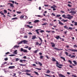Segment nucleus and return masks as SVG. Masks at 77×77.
<instances>
[{"instance_id": "1", "label": "nucleus", "mask_w": 77, "mask_h": 77, "mask_svg": "<svg viewBox=\"0 0 77 77\" xmlns=\"http://www.w3.org/2000/svg\"><path fill=\"white\" fill-rule=\"evenodd\" d=\"M67 18L69 19V20H70V19H72V18L73 17L72 16H71V15L69 14H67Z\"/></svg>"}, {"instance_id": "2", "label": "nucleus", "mask_w": 77, "mask_h": 77, "mask_svg": "<svg viewBox=\"0 0 77 77\" xmlns=\"http://www.w3.org/2000/svg\"><path fill=\"white\" fill-rule=\"evenodd\" d=\"M20 51H23L24 53H27V51L26 49H24L23 48H21L20 49Z\"/></svg>"}, {"instance_id": "3", "label": "nucleus", "mask_w": 77, "mask_h": 77, "mask_svg": "<svg viewBox=\"0 0 77 77\" xmlns=\"http://www.w3.org/2000/svg\"><path fill=\"white\" fill-rule=\"evenodd\" d=\"M9 69H14L15 68V66H10L9 67Z\"/></svg>"}, {"instance_id": "4", "label": "nucleus", "mask_w": 77, "mask_h": 77, "mask_svg": "<svg viewBox=\"0 0 77 77\" xmlns=\"http://www.w3.org/2000/svg\"><path fill=\"white\" fill-rule=\"evenodd\" d=\"M41 29H38L35 30V32L37 33V34H39V32H38V31L39 30H41Z\"/></svg>"}, {"instance_id": "5", "label": "nucleus", "mask_w": 77, "mask_h": 77, "mask_svg": "<svg viewBox=\"0 0 77 77\" xmlns=\"http://www.w3.org/2000/svg\"><path fill=\"white\" fill-rule=\"evenodd\" d=\"M23 43L25 44H26V43H27V42H28V41H27V40H23Z\"/></svg>"}, {"instance_id": "6", "label": "nucleus", "mask_w": 77, "mask_h": 77, "mask_svg": "<svg viewBox=\"0 0 77 77\" xmlns=\"http://www.w3.org/2000/svg\"><path fill=\"white\" fill-rule=\"evenodd\" d=\"M26 27H29V29H32L33 28V26H30L29 25H26Z\"/></svg>"}, {"instance_id": "7", "label": "nucleus", "mask_w": 77, "mask_h": 77, "mask_svg": "<svg viewBox=\"0 0 77 77\" xmlns=\"http://www.w3.org/2000/svg\"><path fill=\"white\" fill-rule=\"evenodd\" d=\"M51 44L52 45V47H55V44H54V43H53V42H51Z\"/></svg>"}, {"instance_id": "8", "label": "nucleus", "mask_w": 77, "mask_h": 77, "mask_svg": "<svg viewBox=\"0 0 77 77\" xmlns=\"http://www.w3.org/2000/svg\"><path fill=\"white\" fill-rule=\"evenodd\" d=\"M59 75V76H60V77H65V76L61 74H58Z\"/></svg>"}, {"instance_id": "9", "label": "nucleus", "mask_w": 77, "mask_h": 77, "mask_svg": "<svg viewBox=\"0 0 77 77\" xmlns=\"http://www.w3.org/2000/svg\"><path fill=\"white\" fill-rule=\"evenodd\" d=\"M69 12V13H71L72 14H76V12L74 11H70Z\"/></svg>"}, {"instance_id": "10", "label": "nucleus", "mask_w": 77, "mask_h": 77, "mask_svg": "<svg viewBox=\"0 0 77 77\" xmlns=\"http://www.w3.org/2000/svg\"><path fill=\"white\" fill-rule=\"evenodd\" d=\"M8 5H10V6H11V7H14V5L12 4L9 3H8Z\"/></svg>"}, {"instance_id": "11", "label": "nucleus", "mask_w": 77, "mask_h": 77, "mask_svg": "<svg viewBox=\"0 0 77 77\" xmlns=\"http://www.w3.org/2000/svg\"><path fill=\"white\" fill-rule=\"evenodd\" d=\"M36 39V35H33L32 36V39L33 40Z\"/></svg>"}, {"instance_id": "12", "label": "nucleus", "mask_w": 77, "mask_h": 77, "mask_svg": "<svg viewBox=\"0 0 77 77\" xmlns=\"http://www.w3.org/2000/svg\"><path fill=\"white\" fill-rule=\"evenodd\" d=\"M54 49H55V50H57V51H59V50H61V49H59L57 48H54Z\"/></svg>"}, {"instance_id": "13", "label": "nucleus", "mask_w": 77, "mask_h": 77, "mask_svg": "<svg viewBox=\"0 0 77 77\" xmlns=\"http://www.w3.org/2000/svg\"><path fill=\"white\" fill-rule=\"evenodd\" d=\"M51 8H57V7L55 5H53V6L51 7Z\"/></svg>"}, {"instance_id": "14", "label": "nucleus", "mask_w": 77, "mask_h": 77, "mask_svg": "<svg viewBox=\"0 0 77 77\" xmlns=\"http://www.w3.org/2000/svg\"><path fill=\"white\" fill-rule=\"evenodd\" d=\"M17 50H16L15 51H14V52L13 53V54H17Z\"/></svg>"}, {"instance_id": "15", "label": "nucleus", "mask_w": 77, "mask_h": 77, "mask_svg": "<svg viewBox=\"0 0 77 77\" xmlns=\"http://www.w3.org/2000/svg\"><path fill=\"white\" fill-rule=\"evenodd\" d=\"M52 60L54 62H56V59H55V58H54L53 57L52 58Z\"/></svg>"}, {"instance_id": "16", "label": "nucleus", "mask_w": 77, "mask_h": 77, "mask_svg": "<svg viewBox=\"0 0 77 77\" xmlns=\"http://www.w3.org/2000/svg\"><path fill=\"white\" fill-rule=\"evenodd\" d=\"M55 38H56L57 39H59L60 38V36L58 35L57 37H55Z\"/></svg>"}, {"instance_id": "17", "label": "nucleus", "mask_w": 77, "mask_h": 77, "mask_svg": "<svg viewBox=\"0 0 77 77\" xmlns=\"http://www.w3.org/2000/svg\"><path fill=\"white\" fill-rule=\"evenodd\" d=\"M62 17H63V18H67V17L65 16V15H63Z\"/></svg>"}, {"instance_id": "18", "label": "nucleus", "mask_w": 77, "mask_h": 77, "mask_svg": "<svg viewBox=\"0 0 77 77\" xmlns=\"http://www.w3.org/2000/svg\"><path fill=\"white\" fill-rule=\"evenodd\" d=\"M60 58L61 59H63V60H64V61H66V60H65V58L63 57H60Z\"/></svg>"}, {"instance_id": "19", "label": "nucleus", "mask_w": 77, "mask_h": 77, "mask_svg": "<svg viewBox=\"0 0 77 77\" xmlns=\"http://www.w3.org/2000/svg\"><path fill=\"white\" fill-rule=\"evenodd\" d=\"M34 72L36 74V75H39V74H38V73L36 71Z\"/></svg>"}, {"instance_id": "20", "label": "nucleus", "mask_w": 77, "mask_h": 77, "mask_svg": "<svg viewBox=\"0 0 77 77\" xmlns=\"http://www.w3.org/2000/svg\"><path fill=\"white\" fill-rule=\"evenodd\" d=\"M39 20H35L34 21V23H38V22H39Z\"/></svg>"}, {"instance_id": "21", "label": "nucleus", "mask_w": 77, "mask_h": 77, "mask_svg": "<svg viewBox=\"0 0 77 77\" xmlns=\"http://www.w3.org/2000/svg\"><path fill=\"white\" fill-rule=\"evenodd\" d=\"M14 47H15V48H18V47H20V46L17 45H15L14 46Z\"/></svg>"}, {"instance_id": "22", "label": "nucleus", "mask_w": 77, "mask_h": 77, "mask_svg": "<svg viewBox=\"0 0 77 77\" xmlns=\"http://www.w3.org/2000/svg\"><path fill=\"white\" fill-rule=\"evenodd\" d=\"M59 24H60V25H63V23H62V22L60 21L59 22Z\"/></svg>"}, {"instance_id": "23", "label": "nucleus", "mask_w": 77, "mask_h": 77, "mask_svg": "<svg viewBox=\"0 0 77 77\" xmlns=\"http://www.w3.org/2000/svg\"><path fill=\"white\" fill-rule=\"evenodd\" d=\"M30 72V70H29L28 69L26 70V71H24V72Z\"/></svg>"}, {"instance_id": "24", "label": "nucleus", "mask_w": 77, "mask_h": 77, "mask_svg": "<svg viewBox=\"0 0 77 77\" xmlns=\"http://www.w3.org/2000/svg\"><path fill=\"white\" fill-rule=\"evenodd\" d=\"M47 24V23H44L43 24H42V26H45V25H46Z\"/></svg>"}, {"instance_id": "25", "label": "nucleus", "mask_w": 77, "mask_h": 77, "mask_svg": "<svg viewBox=\"0 0 77 77\" xmlns=\"http://www.w3.org/2000/svg\"><path fill=\"white\" fill-rule=\"evenodd\" d=\"M23 42V40L21 41L19 43H18V44H22Z\"/></svg>"}, {"instance_id": "26", "label": "nucleus", "mask_w": 77, "mask_h": 77, "mask_svg": "<svg viewBox=\"0 0 77 77\" xmlns=\"http://www.w3.org/2000/svg\"><path fill=\"white\" fill-rule=\"evenodd\" d=\"M38 63L40 65V66H42V63L40 62H38Z\"/></svg>"}, {"instance_id": "27", "label": "nucleus", "mask_w": 77, "mask_h": 77, "mask_svg": "<svg viewBox=\"0 0 77 77\" xmlns=\"http://www.w3.org/2000/svg\"><path fill=\"white\" fill-rule=\"evenodd\" d=\"M73 62L74 63V64H75V65H77V63L76 62V61H73Z\"/></svg>"}, {"instance_id": "28", "label": "nucleus", "mask_w": 77, "mask_h": 77, "mask_svg": "<svg viewBox=\"0 0 77 77\" xmlns=\"http://www.w3.org/2000/svg\"><path fill=\"white\" fill-rule=\"evenodd\" d=\"M75 57V56L72 55L70 57H71V58H73V57Z\"/></svg>"}, {"instance_id": "29", "label": "nucleus", "mask_w": 77, "mask_h": 77, "mask_svg": "<svg viewBox=\"0 0 77 77\" xmlns=\"http://www.w3.org/2000/svg\"><path fill=\"white\" fill-rule=\"evenodd\" d=\"M43 57H44V56H40V59H43Z\"/></svg>"}, {"instance_id": "30", "label": "nucleus", "mask_w": 77, "mask_h": 77, "mask_svg": "<svg viewBox=\"0 0 77 77\" xmlns=\"http://www.w3.org/2000/svg\"><path fill=\"white\" fill-rule=\"evenodd\" d=\"M64 28H65V29H68V27H67L66 26H64Z\"/></svg>"}, {"instance_id": "31", "label": "nucleus", "mask_w": 77, "mask_h": 77, "mask_svg": "<svg viewBox=\"0 0 77 77\" xmlns=\"http://www.w3.org/2000/svg\"><path fill=\"white\" fill-rule=\"evenodd\" d=\"M4 14H6L7 13V10H5L4 11Z\"/></svg>"}, {"instance_id": "32", "label": "nucleus", "mask_w": 77, "mask_h": 77, "mask_svg": "<svg viewBox=\"0 0 77 77\" xmlns=\"http://www.w3.org/2000/svg\"><path fill=\"white\" fill-rule=\"evenodd\" d=\"M9 56H15V54H12V55H9Z\"/></svg>"}, {"instance_id": "33", "label": "nucleus", "mask_w": 77, "mask_h": 77, "mask_svg": "<svg viewBox=\"0 0 77 77\" xmlns=\"http://www.w3.org/2000/svg\"><path fill=\"white\" fill-rule=\"evenodd\" d=\"M46 72L47 73H50V71L49 70H47V72Z\"/></svg>"}, {"instance_id": "34", "label": "nucleus", "mask_w": 77, "mask_h": 77, "mask_svg": "<svg viewBox=\"0 0 77 77\" xmlns=\"http://www.w3.org/2000/svg\"><path fill=\"white\" fill-rule=\"evenodd\" d=\"M69 30H72V28L71 27H69Z\"/></svg>"}, {"instance_id": "35", "label": "nucleus", "mask_w": 77, "mask_h": 77, "mask_svg": "<svg viewBox=\"0 0 77 77\" xmlns=\"http://www.w3.org/2000/svg\"><path fill=\"white\" fill-rule=\"evenodd\" d=\"M56 66H57V67H58L59 68H62L61 67L59 66L58 65H57Z\"/></svg>"}, {"instance_id": "36", "label": "nucleus", "mask_w": 77, "mask_h": 77, "mask_svg": "<svg viewBox=\"0 0 77 77\" xmlns=\"http://www.w3.org/2000/svg\"><path fill=\"white\" fill-rule=\"evenodd\" d=\"M15 59H16L15 61H18V60H19V59L18 58H16Z\"/></svg>"}, {"instance_id": "37", "label": "nucleus", "mask_w": 77, "mask_h": 77, "mask_svg": "<svg viewBox=\"0 0 77 77\" xmlns=\"http://www.w3.org/2000/svg\"><path fill=\"white\" fill-rule=\"evenodd\" d=\"M28 36H27V35H25L24 37V38H27Z\"/></svg>"}, {"instance_id": "38", "label": "nucleus", "mask_w": 77, "mask_h": 77, "mask_svg": "<svg viewBox=\"0 0 77 77\" xmlns=\"http://www.w3.org/2000/svg\"><path fill=\"white\" fill-rule=\"evenodd\" d=\"M35 69H38V70H41V69H39L38 68H35Z\"/></svg>"}, {"instance_id": "39", "label": "nucleus", "mask_w": 77, "mask_h": 77, "mask_svg": "<svg viewBox=\"0 0 77 77\" xmlns=\"http://www.w3.org/2000/svg\"><path fill=\"white\" fill-rule=\"evenodd\" d=\"M9 2H12V3H14L15 2L14 1H10Z\"/></svg>"}, {"instance_id": "40", "label": "nucleus", "mask_w": 77, "mask_h": 77, "mask_svg": "<svg viewBox=\"0 0 77 77\" xmlns=\"http://www.w3.org/2000/svg\"><path fill=\"white\" fill-rule=\"evenodd\" d=\"M74 23H75L74 25H75V26H77V22H74Z\"/></svg>"}, {"instance_id": "41", "label": "nucleus", "mask_w": 77, "mask_h": 77, "mask_svg": "<svg viewBox=\"0 0 77 77\" xmlns=\"http://www.w3.org/2000/svg\"><path fill=\"white\" fill-rule=\"evenodd\" d=\"M75 9V8H72V9H71L70 10L71 11H74Z\"/></svg>"}, {"instance_id": "42", "label": "nucleus", "mask_w": 77, "mask_h": 77, "mask_svg": "<svg viewBox=\"0 0 77 77\" xmlns=\"http://www.w3.org/2000/svg\"><path fill=\"white\" fill-rule=\"evenodd\" d=\"M65 53L66 54V56H68V52H67L66 51L65 52Z\"/></svg>"}, {"instance_id": "43", "label": "nucleus", "mask_w": 77, "mask_h": 77, "mask_svg": "<svg viewBox=\"0 0 77 77\" xmlns=\"http://www.w3.org/2000/svg\"><path fill=\"white\" fill-rule=\"evenodd\" d=\"M16 12L17 14H21V12L20 11H16Z\"/></svg>"}, {"instance_id": "44", "label": "nucleus", "mask_w": 77, "mask_h": 77, "mask_svg": "<svg viewBox=\"0 0 77 77\" xmlns=\"http://www.w3.org/2000/svg\"><path fill=\"white\" fill-rule=\"evenodd\" d=\"M8 60V58H6L5 59V60L6 61Z\"/></svg>"}, {"instance_id": "45", "label": "nucleus", "mask_w": 77, "mask_h": 77, "mask_svg": "<svg viewBox=\"0 0 77 77\" xmlns=\"http://www.w3.org/2000/svg\"><path fill=\"white\" fill-rule=\"evenodd\" d=\"M41 33H43V32H44V31L43 30H42L40 31Z\"/></svg>"}, {"instance_id": "46", "label": "nucleus", "mask_w": 77, "mask_h": 77, "mask_svg": "<svg viewBox=\"0 0 77 77\" xmlns=\"http://www.w3.org/2000/svg\"><path fill=\"white\" fill-rule=\"evenodd\" d=\"M38 50H36L35 51H34V53H36L38 52Z\"/></svg>"}, {"instance_id": "47", "label": "nucleus", "mask_w": 77, "mask_h": 77, "mask_svg": "<svg viewBox=\"0 0 77 77\" xmlns=\"http://www.w3.org/2000/svg\"><path fill=\"white\" fill-rule=\"evenodd\" d=\"M26 75H30V74H29L28 73H26Z\"/></svg>"}, {"instance_id": "48", "label": "nucleus", "mask_w": 77, "mask_h": 77, "mask_svg": "<svg viewBox=\"0 0 77 77\" xmlns=\"http://www.w3.org/2000/svg\"><path fill=\"white\" fill-rule=\"evenodd\" d=\"M38 38L41 40V42H42V39L41 38H39V37H38Z\"/></svg>"}, {"instance_id": "49", "label": "nucleus", "mask_w": 77, "mask_h": 77, "mask_svg": "<svg viewBox=\"0 0 77 77\" xmlns=\"http://www.w3.org/2000/svg\"><path fill=\"white\" fill-rule=\"evenodd\" d=\"M39 43H38V42H36V45H39Z\"/></svg>"}, {"instance_id": "50", "label": "nucleus", "mask_w": 77, "mask_h": 77, "mask_svg": "<svg viewBox=\"0 0 77 77\" xmlns=\"http://www.w3.org/2000/svg\"><path fill=\"white\" fill-rule=\"evenodd\" d=\"M44 6H45V7H48V5H45Z\"/></svg>"}, {"instance_id": "51", "label": "nucleus", "mask_w": 77, "mask_h": 77, "mask_svg": "<svg viewBox=\"0 0 77 77\" xmlns=\"http://www.w3.org/2000/svg\"><path fill=\"white\" fill-rule=\"evenodd\" d=\"M46 32H48V33H50V32H51L50 31H46Z\"/></svg>"}, {"instance_id": "52", "label": "nucleus", "mask_w": 77, "mask_h": 77, "mask_svg": "<svg viewBox=\"0 0 77 77\" xmlns=\"http://www.w3.org/2000/svg\"><path fill=\"white\" fill-rule=\"evenodd\" d=\"M16 18H17V17L13 18L11 19V20H15V19H16Z\"/></svg>"}, {"instance_id": "53", "label": "nucleus", "mask_w": 77, "mask_h": 77, "mask_svg": "<svg viewBox=\"0 0 77 77\" xmlns=\"http://www.w3.org/2000/svg\"><path fill=\"white\" fill-rule=\"evenodd\" d=\"M23 58L24 59H26V56H24L23 57Z\"/></svg>"}, {"instance_id": "54", "label": "nucleus", "mask_w": 77, "mask_h": 77, "mask_svg": "<svg viewBox=\"0 0 77 77\" xmlns=\"http://www.w3.org/2000/svg\"><path fill=\"white\" fill-rule=\"evenodd\" d=\"M57 17H60V15H57Z\"/></svg>"}, {"instance_id": "55", "label": "nucleus", "mask_w": 77, "mask_h": 77, "mask_svg": "<svg viewBox=\"0 0 77 77\" xmlns=\"http://www.w3.org/2000/svg\"><path fill=\"white\" fill-rule=\"evenodd\" d=\"M68 61L71 64V63H72V62H71V61L70 60H69Z\"/></svg>"}, {"instance_id": "56", "label": "nucleus", "mask_w": 77, "mask_h": 77, "mask_svg": "<svg viewBox=\"0 0 77 77\" xmlns=\"http://www.w3.org/2000/svg\"><path fill=\"white\" fill-rule=\"evenodd\" d=\"M56 65H59V63L57 61H56Z\"/></svg>"}, {"instance_id": "57", "label": "nucleus", "mask_w": 77, "mask_h": 77, "mask_svg": "<svg viewBox=\"0 0 77 77\" xmlns=\"http://www.w3.org/2000/svg\"><path fill=\"white\" fill-rule=\"evenodd\" d=\"M32 66H36V64H32Z\"/></svg>"}, {"instance_id": "58", "label": "nucleus", "mask_w": 77, "mask_h": 77, "mask_svg": "<svg viewBox=\"0 0 77 77\" xmlns=\"http://www.w3.org/2000/svg\"><path fill=\"white\" fill-rule=\"evenodd\" d=\"M20 18H24V16H22L21 17H20Z\"/></svg>"}, {"instance_id": "59", "label": "nucleus", "mask_w": 77, "mask_h": 77, "mask_svg": "<svg viewBox=\"0 0 77 77\" xmlns=\"http://www.w3.org/2000/svg\"><path fill=\"white\" fill-rule=\"evenodd\" d=\"M52 9H53V11H56V9L55 8H52Z\"/></svg>"}, {"instance_id": "60", "label": "nucleus", "mask_w": 77, "mask_h": 77, "mask_svg": "<svg viewBox=\"0 0 77 77\" xmlns=\"http://www.w3.org/2000/svg\"><path fill=\"white\" fill-rule=\"evenodd\" d=\"M28 34L29 35H32V33L31 32H29L28 33Z\"/></svg>"}, {"instance_id": "61", "label": "nucleus", "mask_w": 77, "mask_h": 77, "mask_svg": "<svg viewBox=\"0 0 77 77\" xmlns=\"http://www.w3.org/2000/svg\"><path fill=\"white\" fill-rule=\"evenodd\" d=\"M20 66H25V65H23V64H20Z\"/></svg>"}, {"instance_id": "62", "label": "nucleus", "mask_w": 77, "mask_h": 77, "mask_svg": "<svg viewBox=\"0 0 77 77\" xmlns=\"http://www.w3.org/2000/svg\"><path fill=\"white\" fill-rule=\"evenodd\" d=\"M61 13H65V12L64 11H61Z\"/></svg>"}, {"instance_id": "63", "label": "nucleus", "mask_w": 77, "mask_h": 77, "mask_svg": "<svg viewBox=\"0 0 77 77\" xmlns=\"http://www.w3.org/2000/svg\"><path fill=\"white\" fill-rule=\"evenodd\" d=\"M52 15H53V16H56V15L54 13H52Z\"/></svg>"}, {"instance_id": "64", "label": "nucleus", "mask_w": 77, "mask_h": 77, "mask_svg": "<svg viewBox=\"0 0 77 77\" xmlns=\"http://www.w3.org/2000/svg\"><path fill=\"white\" fill-rule=\"evenodd\" d=\"M73 51H77V50L76 49H73Z\"/></svg>"}]
</instances>
